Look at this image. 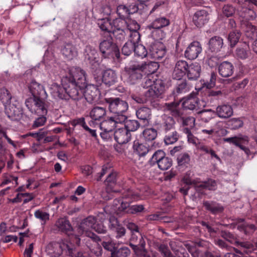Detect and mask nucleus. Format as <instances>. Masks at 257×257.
Returning a JSON list of instances; mask_svg holds the SVG:
<instances>
[{
  "mask_svg": "<svg viewBox=\"0 0 257 257\" xmlns=\"http://www.w3.org/2000/svg\"><path fill=\"white\" fill-rule=\"evenodd\" d=\"M28 87L32 97L26 100V106L32 113L38 115L47 114L48 107L46 100L47 95L43 86L35 80H32Z\"/></svg>",
  "mask_w": 257,
  "mask_h": 257,
  "instance_id": "nucleus-1",
  "label": "nucleus"
},
{
  "mask_svg": "<svg viewBox=\"0 0 257 257\" xmlns=\"http://www.w3.org/2000/svg\"><path fill=\"white\" fill-rule=\"evenodd\" d=\"M144 87H149L145 93V95L150 100L151 105L154 108L160 109L162 108L159 100L163 97V94L165 90V83L161 79L152 80L149 77L145 78Z\"/></svg>",
  "mask_w": 257,
  "mask_h": 257,
  "instance_id": "nucleus-2",
  "label": "nucleus"
},
{
  "mask_svg": "<svg viewBox=\"0 0 257 257\" xmlns=\"http://www.w3.org/2000/svg\"><path fill=\"white\" fill-rule=\"evenodd\" d=\"M127 119L125 115L119 116H111L103 120L99 123H96V127L101 130L100 135L101 138L105 141L111 140L113 130L116 127L117 123H120Z\"/></svg>",
  "mask_w": 257,
  "mask_h": 257,
  "instance_id": "nucleus-3",
  "label": "nucleus"
},
{
  "mask_svg": "<svg viewBox=\"0 0 257 257\" xmlns=\"http://www.w3.org/2000/svg\"><path fill=\"white\" fill-rule=\"evenodd\" d=\"M99 49L102 56L104 58H112L115 57L119 59L120 57L119 50L116 44L113 42L111 35L104 36L99 44Z\"/></svg>",
  "mask_w": 257,
  "mask_h": 257,
  "instance_id": "nucleus-4",
  "label": "nucleus"
},
{
  "mask_svg": "<svg viewBox=\"0 0 257 257\" xmlns=\"http://www.w3.org/2000/svg\"><path fill=\"white\" fill-rule=\"evenodd\" d=\"M123 76L130 84H136L145 76L144 67L140 63L132 61L124 67Z\"/></svg>",
  "mask_w": 257,
  "mask_h": 257,
  "instance_id": "nucleus-5",
  "label": "nucleus"
},
{
  "mask_svg": "<svg viewBox=\"0 0 257 257\" xmlns=\"http://www.w3.org/2000/svg\"><path fill=\"white\" fill-rule=\"evenodd\" d=\"M46 251L51 257H59L63 251H65L68 255L73 256L75 254V247L71 243L67 241L52 242L47 245Z\"/></svg>",
  "mask_w": 257,
  "mask_h": 257,
  "instance_id": "nucleus-6",
  "label": "nucleus"
},
{
  "mask_svg": "<svg viewBox=\"0 0 257 257\" xmlns=\"http://www.w3.org/2000/svg\"><path fill=\"white\" fill-rule=\"evenodd\" d=\"M210 112L215 113L219 118L227 119L233 115V110L231 105L227 104H222L218 105L215 110L211 109H204L198 113L201 115L202 120L205 122H208L211 119V117L208 116V114Z\"/></svg>",
  "mask_w": 257,
  "mask_h": 257,
  "instance_id": "nucleus-7",
  "label": "nucleus"
},
{
  "mask_svg": "<svg viewBox=\"0 0 257 257\" xmlns=\"http://www.w3.org/2000/svg\"><path fill=\"white\" fill-rule=\"evenodd\" d=\"M104 100L110 112L115 114L114 116L124 115L123 113L128 109L127 103L119 97L105 98Z\"/></svg>",
  "mask_w": 257,
  "mask_h": 257,
  "instance_id": "nucleus-8",
  "label": "nucleus"
},
{
  "mask_svg": "<svg viewBox=\"0 0 257 257\" xmlns=\"http://www.w3.org/2000/svg\"><path fill=\"white\" fill-rule=\"evenodd\" d=\"M62 85L65 86L68 99L71 98L74 100H79L83 97L84 87H80L77 83L70 81L67 78L62 79Z\"/></svg>",
  "mask_w": 257,
  "mask_h": 257,
  "instance_id": "nucleus-9",
  "label": "nucleus"
},
{
  "mask_svg": "<svg viewBox=\"0 0 257 257\" xmlns=\"http://www.w3.org/2000/svg\"><path fill=\"white\" fill-rule=\"evenodd\" d=\"M63 78H67L70 81L77 83L80 87H85L87 84L85 71L79 67L72 68L68 75Z\"/></svg>",
  "mask_w": 257,
  "mask_h": 257,
  "instance_id": "nucleus-10",
  "label": "nucleus"
},
{
  "mask_svg": "<svg viewBox=\"0 0 257 257\" xmlns=\"http://www.w3.org/2000/svg\"><path fill=\"white\" fill-rule=\"evenodd\" d=\"M150 162L152 164L157 163L159 169L166 170L172 165V160L171 158L166 157L165 152L161 150L157 151L152 156Z\"/></svg>",
  "mask_w": 257,
  "mask_h": 257,
  "instance_id": "nucleus-11",
  "label": "nucleus"
},
{
  "mask_svg": "<svg viewBox=\"0 0 257 257\" xmlns=\"http://www.w3.org/2000/svg\"><path fill=\"white\" fill-rule=\"evenodd\" d=\"M5 113L8 117L13 121H20L22 119L25 120L28 118L24 114L23 109L19 105V103L6 105Z\"/></svg>",
  "mask_w": 257,
  "mask_h": 257,
  "instance_id": "nucleus-12",
  "label": "nucleus"
},
{
  "mask_svg": "<svg viewBox=\"0 0 257 257\" xmlns=\"http://www.w3.org/2000/svg\"><path fill=\"white\" fill-rule=\"evenodd\" d=\"M202 50V49L200 42L193 41L186 48L184 55L188 59L194 60L198 57Z\"/></svg>",
  "mask_w": 257,
  "mask_h": 257,
  "instance_id": "nucleus-13",
  "label": "nucleus"
},
{
  "mask_svg": "<svg viewBox=\"0 0 257 257\" xmlns=\"http://www.w3.org/2000/svg\"><path fill=\"white\" fill-rule=\"evenodd\" d=\"M109 228L116 233L117 239L123 237L126 233L125 228L120 224L118 219L114 216H110L109 219Z\"/></svg>",
  "mask_w": 257,
  "mask_h": 257,
  "instance_id": "nucleus-14",
  "label": "nucleus"
},
{
  "mask_svg": "<svg viewBox=\"0 0 257 257\" xmlns=\"http://www.w3.org/2000/svg\"><path fill=\"white\" fill-rule=\"evenodd\" d=\"M180 103L179 102L173 101L170 103H165L164 107L165 109L169 111L171 116L177 119L178 122L183 117L184 110L179 108Z\"/></svg>",
  "mask_w": 257,
  "mask_h": 257,
  "instance_id": "nucleus-15",
  "label": "nucleus"
},
{
  "mask_svg": "<svg viewBox=\"0 0 257 257\" xmlns=\"http://www.w3.org/2000/svg\"><path fill=\"white\" fill-rule=\"evenodd\" d=\"M149 54L153 58L160 60L165 55L166 49L162 43H154L150 46Z\"/></svg>",
  "mask_w": 257,
  "mask_h": 257,
  "instance_id": "nucleus-16",
  "label": "nucleus"
},
{
  "mask_svg": "<svg viewBox=\"0 0 257 257\" xmlns=\"http://www.w3.org/2000/svg\"><path fill=\"white\" fill-rule=\"evenodd\" d=\"M84 55L85 61L94 67L98 66V53L97 50L90 45H87L84 50Z\"/></svg>",
  "mask_w": 257,
  "mask_h": 257,
  "instance_id": "nucleus-17",
  "label": "nucleus"
},
{
  "mask_svg": "<svg viewBox=\"0 0 257 257\" xmlns=\"http://www.w3.org/2000/svg\"><path fill=\"white\" fill-rule=\"evenodd\" d=\"M137 118L143 123L144 126H148L152 119L151 110L148 107H141L136 112Z\"/></svg>",
  "mask_w": 257,
  "mask_h": 257,
  "instance_id": "nucleus-18",
  "label": "nucleus"
},
{
  "mask_svg": "<svg viewBox=\"0 0 257 257\" xmlns=\"http://www.w3.org/2000/svg\"><path fill=\"white\" fill-rule=\"evenodd\" d=\"M85 91H83V96L85 99L89 103H92L94 101H97L100 95V92L97 88L94 85H87L86 84Z\"/></svg>",
  "mask_w": 257,
  "mask_h": 257,
  "instance_id": "nucleus-19",
  "label": "nucleus"
},
{
  "mask_svg": "<svg viewBox=\"0 0 257 257\" xmlns=\"http://www.w3.org/2000/svg\"><path fill=\"white\" fill-rule=\"evenodd\" d=\"M189 64L185 60H179L175 64L173 73V79L180 80L187 72Z\"/></svg>",
  "mask_w": 257,
  "mask_h": 257,
  "instance_id": "nucleus-20",
  "label": "nucleus"
},
{
  "mask_svg": "<svg viewBox=\"0 0 257 257\" xmlns=\"http://www.w3.org/2000/svg\"><path fill=\"white\" fill-rule=\"evenodd\" d=\"M106 114L105 108L99 106L93 107L89 112V116L92 118L89 124L90 126L96 127V121L100 120Z\"/></svg>",
  "mask_w": 257,
  "mask_h": 257,
  "instance_id": "nucleus-21",
  "label": "nucleus"
},
{
  "mask_svg": "<svg viewBox=\"0 0 257 257\" xmlns=\"http://www.w3.org/2000/svg\"><path fill=\"white\" fill-rule=\"evenodd\" d=\"M209 19V14L207 11L202 10L197 11L194 14L193 22L196 27L201 28L208 22Z\"/></svg>",
  "mask_w": 257,
  "mask_h": 257,
  "instance_id": "nucleus-22",
  "label": "nucleus"
},
{
  "mask_svg": "<svg viewBox=\"0 0 257 257\" xmlns=\"http://www.w3.org/2000/svg\"><path fill=\"white\" fill-rule=\"evenodd\" d=\"M96 222V219L93 216H89L83 219L78 226L77 231L78 233L82 235L87 230H89L90 228L93 229Z\"/></svg>",
  "mask_w": 257,
  "mask_h": 257,
  "instance_id": "nucleus-23",
  "label": "nucleus"
},
{
  "mask_svg": "<svg viewBox=\"0 0 257 257\" xmlns=\"http://www.w3.org/2000/svg\"><path fill=\"white\" fill-rule=\"evenodd\" d=\"M176 121L174 117L167 114H163L162 116V123L161 127L162 130L167 134L175 129Z\"/></svg>",
  "mask_w": 257,
  "mask_h": 257,
  "instance_id": "nucleus-24",
  "label": "nucleus"
},
{
  "mask_svg": "<svg viewBox=\"0 0 257 257\" xmlns=\"http://www.w3.org/2000/svg\"><path fill=\"white\" fill-rule=\"evenodd\" d=\"M201 71L200 65L194 62L189 65L186 74L189 80H196L200 77Z\"/></svg>",
  "mask_w": 257,
  "mask_h": 257,
  "instance_id": "nucleus-25",
  "label": "nucleus"
},
{
  "mask_svg": "<svg viewBox=\"0 0 257 257\" xmlns=\"http://www.w3.org/2000/svg\"><path fill=\"white\" fill-rule=\"evenodd\" d=\"M115 140L119 144L128 143L131 138V134L124 127L116 130L114 134Z\"/></svg>",
  "mask_w": 257,
  "mask_h": 257,
  "instance_id": "nucleus-26",
  "label": "nucleus"
},
{
  "mask_svg": "<svg viewBox=\"0 0 257 257\" xmlns=\"http://www.w3.org/2000/svg\"><path fill=\"white\" fill-rule=\"evenodd\" d=\"M208 50L211 52L217 53L220 51L223 46V39L217 36L210 38L208 43Z\"/></svg>",
  "mask_w": 257,
  "mask_h": 257,
  "instance_id": "nucleus-27",
  "label": "nucleus"
},
{
  "mask_svg": "<svg viewBox=\"0 0 257 257\" xmlns=\"http://www.w3.org/2000/svg\"><path fill=\"white\" fill-rule=\"evenodd\" d=\"M205 209L213 214L222 213L224 207L219 203L214 201H205L203 202Z\"/></svg>",
  "mask_w": 257,
  "mask_h": 257,
  "instance_id": "nucleus-28",
  "label": "nucleus"
},
{
  "mask_svg": "<svg viewBox=\"0 0 257 257\" xmlns=\"http://www.w3.org/2000/svg\"><path fill=\"white\" fill-rule=\"evenodd\" d=\"M234 71L233 64L228 61L222 62L218 66V72L223 77H228L232 75Z\"/></svg>",
  "mask_w": 257,
  "mask_h": 257,
  "instance_id": "nucleus-29",
  "label": "nucleus"
},
{
  "mask_svg": "<svg viewBox=\"0 0 257 257\" xmlns=\"http://www.w3.org/2000/svg\"><path fill=\"white\" fill-rule=\"evenodd\" d=\"M103 83L110 86L114 84L117 80V77L115 71L111 69L104 70L102 73Z\"/></svg>",
  "mask_w": 257,
  "mask_h": 257,
  "instance_id": "nucleus-30",
  "label": "nucleus"
},
{
  "mask_svg": "<svg viewBox=\"0 0 257 257\" xmlns=\"http://www.w3.org/2000/svg\"><path fill=\"white\" fill-rule=\"evenodd\" d=\"M217 182L212 179H208L207 181L199 182L196 185V191L201 192L204 189L210 191H215L217 189Z\"/></svg>",
  "mask_w": 257,
  "mask_h": 257,
  "instance_id": "nucleus-31",
  "label": "nucleus"
},
{
  "mask_svg": "<svg viewBox=\"0 0 257 257\" xmlns=\"http://www.w3.org/2000/svg\"><path fill=\"white\" fill-rule=\"evenodd\" d=\"M52 94L55 97L61 99L68 100V94L66 93L65 86H60L56 83H54L52 85Z\"/></svg>",
  "mask_w": 257,
  "mask_h": 257,
  "instance_id": "nucleus-32",
  "label": "nucleus"
},
{
  "mask_svg": "<svg viewBox=\"0 0 257 257\" xmlns=\"http://www.w3.org/2000/svg\"><path fill=\"white\" fill-rule=\"evenodd\" d=\"M62 54L69 60L72 59L77 55V51L75 46L71 43L66 44L61 50Z\"/></svg>",
  "mask_w": 257,
  "mask_h": 257,
  "instance_id": "nucleus-33",
  "label": "nucleus"
},
{
  "mask_svg": "<svg viewBox=\"0 0 257 257\" xmlns=\"http://www.w3.org/2000/svg\"><path fill=\"white\" fill-rule=\"evenodd\" d=\"M55 226L59 230L67 233L73 230L69 221L66 218H59L56 222Z\"/></svg>",
  "mask_w": 257,
  "mask_h": 257,
  "instance_id": "nucleus-34",
  "label": "nucleus"
},
{
  "mask_svg": "<svg viewBox=\"0 0 257 257\" xmlns=\"http://www.w3.org/2000/svg\"><path fill=\"white\" fill-rule=\"evenodd\" d=\"M239 16L247 21L254 20L257 17L255 12L252 9L242 7L238 10Z\"/></svg>",
  "mask_w": 257,
  "mask_h": 257,
  "instance_id": "nucleus-35",
  "label": "nucleus"
},
{
  "mask_svg": "<svg viewBox=\"0 0 257 257\" xmlns=\"http://www.w3.org/2000/svg\"><path fill=\"white\" fill-rule=\"evenodd\" d=\"M178 82L176 88L173 93H176L177 94L186 93L188 92L191 87V85L188 82L186 79H180Z\"/></svg>",
  "mask_w": 257,
  "mask_h": 257,
  "instance_id": "nucleus-36",
  "label": "nucleus"
},
{
  "mask_svg": "<svg viewBox=\"0 0 257 257\" xmlns=\"http://www.w3.org/2000/svg\"><path fill=\"white\" fill-rule=\"evenodd\" d=\"M133 149L134 152L140 157L145 156L149 151L148 146L140 143L138 140L134 141Z\"/></svg>",
  "mask_w": 257,
  "mask_h": 257,
  "instance_id": "nucleus-37",
  "label": "nucleus"
},
{
  "mask_svg": "<svg viewBox=\"0 0 257 257\" xmlns=\"http://www.w3.org/2000/svg\"><path fill=\"white\" fill-rule=\"evenodd\" d=\"M144 67V73L145 75L146 73L153 74L155 73L158 69L159 65L157 62L151 61L148 63L143 62L141 63Z\"/></svg>",
  "mask_w": 257,
  "mask_h": 257,
  "instance_id": "nucleus-38",
  "label": "nucleus"
},
{
  "mask_svg": "<svg viewBox=\"0 0 257 257\" xmlns=\"http://www.w3.org/2000/svg\"><path fill=\"white\" fill-rule=\"evenodd\" d=\"M100 28L102 31L107 32L106 35L104 36H109L111 35L112 31L110 29L112 28V22H110V20L107 18H103L100 20L98 23Z\"/></svg>",
  "mask_w": 257,
  "mask_h": 257,
  "instance_id": "nucleus-39",
  "label": "nucleus"
},
{
  "mask_svg": "<svg viewBox=\"0 0 257 257\" xmlns=\"http://www.w3.org/2000/svg\"><path fill=\"white\" fill-rule=\"evenodd\" d=\"M127 23L126 19L118 17L112 21V27L113 30H126Z\"/></svg>",
  "mask_w": 257,
  "mask_h": 257,
  "instance_id": "nucleus-40",
  "label": "nucleus"
},
{
  "mask_svg": "<svg viewBox=\"0 0 257 257\" xmlns=\"http://www.w3.org/2000/svg\"><path fill=\"white\" fill-rule=\"evenodd\" d=\"M113 205L117 209L116 213L119 214L121 212H125L130 207V203L127 202L122 201L121 199H115L114 200Z\"/></svg>",
  "mask_w": 257,
  "mask_h": 257,
  "instance_id": "nucleus-41",
  "label": "nucleus"
},
{
  "mask_svg": "<svg viewBox=\"0 0 257 257\" xmlns=\"http://www.w3.org/2000/svg\"><path fill=\"white\" fill-rule=\"evenodd\" d=\"M250 53L249 46L245 43L241 47H238L236 50V56L241 59H246Z\"/></svg>",
  "mask_w": 257,
  "mask_h": 257,
  "instance_id": "nucleus-42",
  "label": "nucleus"
},
{
  "mask_svg": "<svg viewBox=\"0 0 257 257\" xmlns=\"http://www.w3.org/2000/svg\"><path fill=\"white\" fill-rule=\"evenodd\" d=\"M169 24V19L165 17H161L155 19L151 24V27L153 29H159L168 26Z\"/></svg>",
  "mask_w": 257,
  "mask_h": 257,
  "instance_id": "nucleus-43",
  "label": "nucleus"
},
{
  "mask_svg": "<svg viewBox=\"0 0 257 257\" xmlns=\"http://www.w3.org/2000/svg\"><path fill=\"white\" fill-rule=\"evenodd\" d=\"M143 137L146 142L152 141L157 137V131L154 128H146L143 132Z\"/></svg>",
  "mask_w": 257,
  "mask_h": 257,
  "instance_id": "nucleus-44",
  "label": "nucleus"
},
{
  "mask_svg": "<svg viewBox=\"0 0 257 257\" xmlns=\"http://www.w3.org/2000/svg\"><path fill=\"white\" fill-rule=\"evenodd\" d=\"M244 32L246 36L250 39L257 38V27L251 23L246 24Z\"/></svg>",
  "mask_w": 257,
  "mask_h": 257,
  "instance_id": "nucleus-45",
  "label": "nucleus"
},
{
  "mask_svg": "<svg viewBox=\"0 0 257 257\" xmlns=\"http://www.w3.org/2000/svg\"><path fill=\"white\" fill-rule=\"evenodd\" d=\"M156 249L161 253L163 257H176L170 250L168 245L164 243H157Z\"/></svg>",
  "mask_w": 257,
  "mask_h": 257,
  "instance_id": "nucleus-46",
  "label": "nucleus"
},
{
  "mask_svg": "<svg viewBox=\"0 0 257 257\" xmlns=\"http://www.w3.org/2000/svg\"><path fill=\"white\" fill-rule=\"evenodd\" d=\"M124 128L129 132L137 131L141 126L140 122L137 120L125 119Z\"/></svg>",
  "mask_w": 257,
  "mask_h": 257,
  "instance_id": "nucleus-47",
  "label": "nucleus"
},
{
  "mask_svg": "<svg viewBox=\"0 0 257 257\" xmlns=\"http://www.w3.org/2000/svg\"><path fill=\"white\" fill-rule=\"evenodd\" d=\"M130 243L139 244L143 247L145 246L146 245L145 241L142 235L139 231H137V232L132 233Z\"/></svg>",
  "mask_w": 257,
  "mask_h": 257,
  "instance_id": "nucleus-48",
  "label": "nucleus"
},
{
  "mask_svg": "<svg viewBox=\"0 0 257 257\" xmlns=\"http://www.w3.org/2000/svg\"><path fill=\"white\" fill-rule=\"evenodd\" d=\"M0 98L3 105L6 107V105L11 103L12 95L8 89L2 88L0 89Z\"/></svg>",
  "mask_w": 257,
  "mask_h": 257,
  "instance_id": "nucleus-49",
  "label": "nucleus"
},
{
  "mask_svg": "<svg viewBox=\"0 0 257 257\" xmlns=\"http://www.w3.org/2000/svg\"><path fill=\"white\" fill-rule=\"evenodd\" d=\"M131 254L130 249L127 247H122L116 248L114 251L111 253L110 257H128Z\"/></svg>",
  "mask_w": 257,
  "mask_h": 257,
  "instance_id": "nucleus-50",
  "label": "nucleus"
},
{
  "mask_svg": "<svg viewBox=\"0 0 257 257\" xmlns=\"http://www.w3.org/2000/svg\"><path fill=\"white\" fill-rule=\"evenodd\" d=\"M26 195H29V198H25L24 200V203H28V202L31 201L34 197L33 194L32 193H18L16 197L13 199H10L9 201L12 203H18L22 201V197H25Z\"/></svg>",
  "mask_w": 257,
  "mask_h": 257,
  "instance_id": "nucleus-51",
  "label": "nucleus"
},
{
  "mask_svg": "<svg viewBox=\"0 0 257 257\" xmlns=\"http://www.w3.org/2000/svg\"><path fill=\"white\" fill-rule=\"evenodd\" d=\"M116 13L119 17L127 19L131 15L126 5H120L117 6Z\"/></svg>",
  "mask_w": 257,
  "mask_h": 257,
  "instance_id": "nucleus-52",
  "label": "nucleus"
},
{
  "mask_svg": "<svg viewBox=\"0 0 257 257\" xmlns=\"http://www.w3.org/2000/svg\"><path fill=\"white\" fill-rule=\"evenodd\" d=\"M195 119L194 117L183 116L179 122L181 123V125L184 127L193 128L195 126Z\"/></svg>",
  "mask_w": 257,
  "mask_h": 257,
  "instance_id": "nucleus-53",
  "label": "nucleus"
},
{
  "mask_svg": "<svg viewBox=\"0 0 257 257\" xmlns=\"http://www.w3.org/2000/svg\"><path fill=\"white\" fill-rule=\"evenodd\" d=\"M116 173L115 172H111L109 174L105 180V182L107 185V189H112L113 186L116 183Z\"/></svg>",
  "mask_w": 257,
  "mask_h": 257,
  "instance_id": "nucleus-54",
  "label": "nucleus"
},
{
  "mask_svg": "<svg viewBox=\"0 0 257 257\" xmlns=\"http://www.w3.org/2000/svg\"><path fill=\"white\" fill-rule=\"evenodd\" d=\"M240 36V33L238 31H232L229 34L228 40L230 42L231 47H233L237 44Z\"/></svg>",
  "mask_w": 257,
  "mask_h": 257,
  "instance_id": "nucleus-55",
  "label": "nucleus"
},
{
  "mask_svg": "<svg viewBox=\"0 0 257 257\" xmlns=\"http://www.w3.org/2000/svg\"><path fill=\"white\" fill-rule=\"evenodd\" d=\"M179 138V135L176 131H174L171 134L166 135L164 138V142L167 145H170L176 142Z\"/></svg>",
  "mask_w": 257,
  "mask_h": 257,
  "instance_id": "nucleus-56",
  "label": "nucleus"
},
{
  "mask_svg": "<svg viewBox=\"0 0 257 257\" xmlns=\"http://www.w3.org/2000/svg\"><path fill=\"white\" fill-rule=\"evenodd\" d=\"M135 44L134 42L128 41L125 43L121 49L122 53L126 56L130 55L134 51Z\"/></svg>",
  "mask_w": 257,
  "mask_h": 257,
  "instance_id": "nucleus-57",
  "label": "nucleus"
},
{
  "mask_svg": "<svg viewBox=\"0 0 257 257\" xmlns=\"http://www.w3.org/2000/svg\"><path fill=\"white\" fill-rule=\"evenodd\" d=\"M101 245L103 247L111 252V253L115 250V244L112 242L111 239L108 236L105 238V240L102 242Z\"/></svg>",
  "mask_w": 257,
  "mask_h": 257,
  "instance_id": "nucleus-58",
  "label": "nucleus"
},
{
  "mask_svg": "<svg viewBox=\"0 0 257 257\" xmlns=\"http://www.w3.org/2000/svg\"><path fill=\"white\" fill-rule=\"evenodd\" d=\"M135 53L138 56L142 58L147 56L148 52L145 47L142 44H135L134 51Z\"/></svg>",
  "mask_w": 257,
  "mask_h": 257,
  "instance_id": "nucleus-59",
  "label": "nucleus"
},
{
  "mask_svg": "<svg viewBox=\"0 0 257 257\" xmlns=\"http://www.w3.org/2000/svg\"><path fill=\"white\" fill-rule=\"evenodd\" d=\"M243 122L238 118H232L228 121V125L231 130H236L243 126Z\"/></svg>",
  "mask_w": 257,
  "mask_h": 257,
  "instance_id": "nucleus-60",
  "label": "nucleus"
},
{
  "mask_svg": "<svg viewBox=\"0 0 257 257\" xmlns=\"http://www.w3.org/2000/svg\"><path fill=\"white\" fill-rule=\"evenodd\" d=\"M34 215L36 218L42 221V224H45L49 219V214L40 210H36L34 213Z\"/></svg>",
  "mask_w": 257,
  "mask_h": 257,
  "instance_id": "nucleus-61",
  "label": "nucleus"
},
{
  "mask_svg": "<svg viewBox=\"0 0 257 257\" xmlns=\"http://www.w3.org/2000/svg\"><path fill=\"white\" fill-rule=\"evenodd\" d=\"M111 33L116 40L119 41H122L124 40L125 37L127 34L126 30H113Z\"/></svg>",
  "mask_w": 257,
  "mask_h": 257,
  "instance_id": "nucleus-62",
  "label": "nucleus"
},
{
  "mask_svg": "<svg viewBox=\"0 0 257 257\" xmlns=\"http://www.w3.org/2000/svg\"><path fill=\"white\" fill-rule=\"evenodd\" d=\"M216 76L217 75L215 73L211 72L209 80L204 82L203 84V86H205L208 89H211L214 87L216 83Z\"/></svg>",
  "mask_w": 257,
  "mask_h": 257,
  "instance_id": "nucleus-63",
  "label": "nucleus"
},
{
  "mask_svg": "<svg viewBox=\"0 0 257 257\" xmlns=\"http://www.w3.org/2000/svg\"><path fill=\"white\" fill-rule=\"evenodd\" d=\"M235 8L230 5H225L222 8L223 14L227 17H231L235 13Z\"/></svg>",
  "mask_w": 257,
  "mask_h": 257,
  "instance_id": "nucleus-64",
  "label": "nucleus"
}]
</instances>
